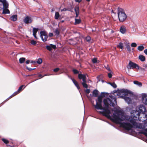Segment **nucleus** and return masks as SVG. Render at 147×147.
Returning a JSON list of instances; mask_svg holds the SVG:
<instances>
[{"mask_svg": "<svg viewBox=\"0 0 147 147\" xmlns=\"http://www.w3.org/2000/svg\"><path fill=\"white\" fill-rule=\"evenodd\" d=\"M78 77L79 79L82 80L83 82L82 83V84L83 87L85 88H88V85L86 83V75L82 74H79L78 76Z\"/></svg>", "mask_w": 147, "mask_h": 147, "instance_id": "nucleus-3", "label": "nucleus"}, {"mask_svg": "<svg viewBox=\"0 0 147 147\" xmlns=\"http://www.w3.org/2000/svg\"><path fill=\"white\" fill-rule=\"evenodd\" d=\"M30 43L32 45H35L36 44V42L34 40H31V41Z\"/></svg>", "mask_w": 147, "mask_h": 147, "instance_id": "nucleus-38", "label": "nucleus"}, {"mask_svg": "<svg viewBox=\"0 0 147 147\" xmlns=\"http://www.w3.org/2000/svg\"><path fill=\"white\" fill-rule=\"evenodd\" d=\"M105 93L102 92L101 95L98 96L97 99L96 100V104L94 105V108L97 109L103 110V111H99V113L102 115L109 119H110L111 117L110 115L111 111L109 109V106L114 107L115 105L114 102L116 104V99L115 98H113L114 102L113 100L109 98H105L103 100V103L105 107H103L102 105V98L105 96Z\"/></svg>", "mask_w": 147, "mask_h": 147, "instance_id": "nucleus-1", "label": "nucleus"}, {"mask_svg": "<svg viewBox=\"0 0 147 147\" xmlns=\"http://www.w3.org/2000/svg\"><path fill=\"white\" fill-rule=\"evenodd\" d=\"M73 83L75 84V86L79 90L80 89V87L78 84V82L74 78H71Z\"/></svg>", "mask_w": 147, "mask_h": 147, "instance_id": "nucleus-17", "label": "nucleus"}, {"mask_svg": "<svg viewBox=\"0 0 147 147\" xmlns=\"http://www.w3.org/2000/svg\"><path fill=\"white\" fill-rule=\"evenodd\" d=\"M42 62V59L41 58H39L38 59L37 61L36 62V63L39 64H41Z\"/></svg>", "mask_w": 147, "mask_h": 147, "instance_id": "nucleus-32", "label": "nucleus"}, {"mask_svg": "<svg viewBox=\"0 0 147 147\" xmlns=\"http://www.w3.org/2000/svg\"><path fill=\"white\" fill-rule=\"evenodd\" d=\"M140 115V113H138V118H139V116Z\"/></svg>", "mask_w": 147, "mask_h": 147, "instance_id": "nucleus-59", "label": "nucleus"}, {"mask_svg": "<svg viewBox=\"0 0 147 147\" xmlns=\"http://www.w3.org/2000/svg\"><path fill=\"white\" fill-rule=\"evenodd\" d=\"M86 39L87 41L90 42V41L91 37L90 36H88L86 37Z\"/></svg>", "mask_w": 147, "mask_h": 147, "instance_id": "nucleus-36", "label": "nucleus"}, {"mask_svg": "<svg viewBox=\"0 0 147 147\" xmlns=\"http://www.w3.org/2000/svg\"><path fill=\"white\" fill-rule=\"evenodd\" d=\"M1 2L3 3V7L8 8L9 4L6 0H2Z\"/></svg>", "mask_w": 147, "mask_h": 147, "instance_id": "nucleus-15", "label": "nucleus"}, {"mask_svg": "<svg viewBox=\"0 0 147 147\" xmlns=\"http://www.w3.org/2000/svg\"><path fill=\"white\" fill-rule=\"evenodd\" d=\"M120 31L122 34H125L126 31V27L124 25L121 26L120 27Z\"/></svg>", "mask_w": 147, "mask_h": 147, "instance_id": "nucleus-14", "label": "nucleus"}, {"mask_svg": "<svg viewBox=\"0 0 147 147\" xmlns=\"http://www.w3.org/2000/svg\"><path fill=\"white\" fill-rule=\"evenodd\" d=\"M99 93L98 91L96 89L94 90L92 92L93 96L94 97H97Z\"/></svg>", "mask_w": 147, "mask_h": 147, "instance_id": "nucleus-20", "label": "nucleus"}, {"mask_svg": "<svg viewBox=\"0 0 147 147\" xmlns=\"http://www.w3.org/2000/svg\"><path fill=\"white\" fill-rule=\"evenodd\" d=\"M18 94H17L16 92H14L12 94L11 96H10L7 99V100H8L11 98L13 97L14 96H16Z\"/></svg>", "mask_w": 147, "mask_h": 147, "instance_id": "nucleus-33", "label": "nucleus"}, {"mask_svg": "<svg viewBox=\"0 0 147 147\" xmlns=\"http://www.w3.org/2000/svg\"><path fill=\"white\" fill-rule=\"evenodd\" d=\"M68 9H67L66 8H63V9H62L61 10V11H67V10H68Z\"/></svg>", "mask_w": 147, "mask_h": 147, "instance_id": "nucleus-50", "label": "nucleus"}, {"mask_svg": "<svg viewBox=\"0 0 147 147\" xmlns=\"http://www.w3.org/2000/svg\"><path fill=\"white\" fill-rule=\"evenodd\" d=\"M121 126L125 130L129 131L133 127L132 125L129 123H121Z\"/></svg>", "mask_w": 147, "mask_h": 147, "instance_id": "nucleus-4", "label": "nucleus"}, {"mask_svg": "<svg viewBox=\"0 0 147 147\" xmlns=\"http://www.w3.org/2000/svg\"><path fill=\"white\" fill-rule=\"evenodd\" d=\"M137 67L139 69V66L136 63L130 61L128 65L127 66V68L129 69H134Z\"/></svg>", "mask_w": 147, "mask_h": 147, "instance_id": "nucleus-6", "label": "nucleus"}, {"mask_svg": "<svg viewBox=\"0 0 147 147\" xmlns=\"http://www.w3.org/2000/svg\"><path fill=\"white\" fill-rule=\"evenodd\" d=\"M76 14V18H77L79 14Z\"/></svg>", "mask_w": 147, "mask_h": 147, "instance_id": "nucleus-60", "label": "nucleus"}, {"mask_svg": "<svg viewBox=\"0 0 147 147\" xmlns=\"http://www.w3.org/2000/svg\"><path fill=\"white\" fill-rule=\"evenodd\" d=\"M136 85H137L140 87H141L142 86V84L141 82L137 81H134L133 82Z\"/></svg>", "mask_w": 147, "mask_h": 147, "instance_id": "nucleus-23", "label": "nucleus"}, {"mask_svg": "<svg viewBox=\"0 0 147 147\" xmlns=\"http://www.w3.org/2000/svg\"><path fill=\"white\" fill-rule=\"evenodd\" d=\"M97 59L96 58H94L92 59V61L93 63H97Z\"/></svg>", "mask_w": 147, "mask_h": 147, "instance_id": "nucleus-40", "label": "nucleus"}, {"mask_svg": "<svg viewBox=\"0 0 147 147\" xmlns=\"http://www.w3.org/2000/svg\"><path fill=\"white\" fill-rule=\"evenodd\" d=\"M85 91L86 93L88 94L90 93V90L89 89H86Z\"/></svg>", "mask_w": 147, "mask_h": 147, "instance_id": "nucleus-45", "label": "nucleus"}, {"mask_svg": "<svg viewBox=\"0 0 147 147\" xmlns=\"http://www.w3.org/2000/svg\"><path fill=\"white\" fill-rule=\"evenodd\" d=\"M124 99L126 102H127L128 104L131 103V100L130 98L127 97H124Z\"/></svg>", "mask_w": 147, "mask_h": 147, "instance_id": "nucleus-22", "label": "nucleus"}, {"mask_svg": "<svg viewBox=\"0 0 147 147\" xmlns=\"http://www.w3.org/2000/svg\"><path fill=\"white\" fill-rule=\"evenodd\" d=\"M61 22L62 23H63V22H64V20H62Z\"/></svg>", "mask_w": 147, "mask_h": 147, "instance_id": "nucleus-64", "label": "nucleus"}, {"mask_svg": "<svg viewBox=\"0 0 147 147\" xmlns=\"http://www.w3.org/2000/svg\"><path fill=\"white\" fill-rule=\"evenodd\" d=\"M75 11L76 14H79V7L78 6H76L75 8Z\"/></svg>", "mask_w": 147, "mask_h": 147, "instance_id": "nucleus-31", "label": "nucleus"}, {"mask_svg": "<svg viewBox=\"0 0 147 147\" xmlns=\"http://www.w3.org/2000/svg\"><path fill=\"white\" fill-rule=\"evenodd\" d=\"M10 13V11L8 9V8L3 7V12L2 13L3 14H9Z\"/></svg>", "mask_w": 147, "mask_h": 147, "instance_id": "nucleus-16", "label": "nucleus"}, {"mask_svg": "<svg viewBox=\"0 0 147 147\" xmlns=\"http://www.w3.org/2000/svg\"><path fill=\"white\" fill-rule=\"evenodd\" d=\"M110 84L114 88H116L117 87L116 85L114 83H110Z\"/></svg>", "mask_w": 147, "mask_h": 147, "instance_id": "nucleus-37", "label": "nucleus"}, {"mask_svg": "<svg viewBox=\"0 0 147 147\" xmlns=\"http://www.w3.org/2000/svg\"><path fill=\"white\" fill-rule=\"evenodd\" d=\"M81 20L80 19H77L76 18L75 19V22L74 23V24L75 25H76L77 24H79L81 23Z\"/></svg>", "mask_w": 147, "mask_h": 147, "instance_id": "nucleus-24", "label": "nucleus"}, {"mask_svg": "<svg viewBox=\"0 0 147 147\" xmlns=\"http://www.w3.org/2000/svg\"><path fill=\"white\" fill-rule=\"evenodd\" d=\"M82 0H75L76 2L80 3L81 1Z\"/></svg>", "mask_w": 147, "mask_h": 147, "instance_id": "nucleus-53", "label": "nucleus"}, {"mask_svg": "<svg viewBox=\"0 0 147 147\" xmlns=\"http://www.w3.org/2000/svg\"><path fill=\"white\" fill-rule=\"evenodd\" d=\"M54 32L55 33V35H57V36H58L59 34V32L57 29L55 30Z\"/></svg>", "mask_w": 147, "mask_h": 147, "instance_id": "nucleus-41", "label": "nucleus"}, {"mask_svg": "<svg viewBox=\"0 0 147 147\" xmlns=\"http://www.w3.org/2000/svg\"><path fill=\"white\" fill-rule=\"evenodd\" d=\"M86 0L87 2H89L90 1V0Z\"/></svg>", "mask_w": 147, "mask_h": 147, "instance_id": "nucleus-62", "label": "nucleus"}, {"mask_svg": "<svg viewBox=\"0 0 147 147\" xmlns=\"http://www.w3.org/2000/svg\"><path fill=\"white\" fill-rule=\"evenodd\" d=\"M112 120L114 122L120 125H121V121L122 120L119 116L115 114H113Z\"/></svg>", "mask_w": 147, "mask_h": 147, "instance_id": "nucleus-5", "label": "nucleus"}, {"mask_svg": "<svg viewBox=\"0 0 147 147\" xmlns=\"http://www.w3.org/2000/svg\"><path fill=\"white\" fill-rule=\"evenodd\" d=\"M137 44L136 43L133 42L131 44V46L133 47H136L137 46Z\"/></svg>", "mask_w": 147, "mask_h": 147, "instance_id": "nucleus-42", "label": "nucleus"}, {"mask_svg": "<svg viewBox=\"0 0 147 147\" xmlns=\"http://www.w3.org/2000/svg\"><path fill=\"white\" fill-rule=\"evenodd\" d=\"M38 77H40L41 78H42L43 76H42V75L41 74H39L38 75Z\"/></svg>", "mask_w": 147, "mask_h": 147, "instance_id": "nucleus-54", "label": "nucleus"}, {"mask_svg": "<svg viewBox=\"0 0 147 147\" xmlns=\"http://www.w3.org/2000/svg\"><path fill=\"white\" fill-rule=\"evenodd\" d=\"M118 15L119 20L121 22H123L127 18V16L124 10L121 8H118Z\"/></svg>", "mask_w": 147, "mask_h": 147, "instance_id": "nucleus-2", "label": "nucleus"}, {"mask_svg": "<svg viewBox=\"0 0 147 147\" xmlns=\"http://www.w3.org/2000/svg\"><path fill=\"white\" fill-rule=\"evenodd\" d=\"M30 63H36V62H35V61H31Z\"/></svg>", "mask_w": 147, "mask_h": 147, "instance_id": "nucleus-57", "label": "nucleus"}, {"mask_svg": "<svg viewBox=\"0 0 147 147\" xmlns=\"http://www.w3.org/2000/svg\"><path fill=\"white\" fill-rule=\"evenodd\" d=\"M142 100L143 104L146 105H147V94H142Z\"/></svg>", "mask_w": 147, "mask_h": 147, "instance_id": "nucleus-9", "label": "nucleus"}, {"mask_svg": "<svg viewBox=\"0 0 147 147\" xmlns=\"http://www.w3.org/2000/svg\"><path fill=\"white\" fill-rule=\"evenodd\" d=\"M53 33H50L49 34V36L50 37H52L53 36Z\"/></svg>", "mask_w": 147, "mask_h": 147, "instance_id": "nucleus-49", "label": "nucleus"}, {"mask_svg": "<svg viewBox=\"0 0 147 147\" xmlns=\"http://www.w3.org/2000/svg\"><path fill=\"white\" fill-rule=\"evenodd\" d=\"M60 69L59 68L57 67L55 69H53V71L55 72H58Z\"/></svg>", "mask_w": 147, "mask_h": 147, "instance_id": "nucleus-43", "label": "nucleus"}, {"mask_svg": "<svg viewBox=\"0 0 147 147\" xmlns=\"http://www.w3.org/2000/svg\"><path fill=\"white\" fill-rule=\"evenodd\" d=\"M101 81L102 82H104V81L103 80H101Z\"/></svg>", "mask_w": 147, "mask_h": 147, "instance_id": "nucleus-63", "label": "nucleus"}, {"mask_svg": "<svg viewBox=\"0 0 147 147\" xmlns=\"http://www.w3.org/2000/svg\"><path fill=\"white\" fill-rule=\"evenodd\" d=\"M40 36L43 42L46 41L48 38L47 33L45 31H41L40 32Z\"/></svg>", "mask_w": 147, "mask_h": 147, "instance_id": "nucleus-7", "label": "nucleus"}, {"mask_svg": "<svg viewBox=\"0 0 147 147\" xmlns=\"http://www.w3.org/2000/svg\"><path fill=\"white\" fill-rule=\"evenodd\" d=\"M18 94H17L16 92H14L12 94L11 96H10L7 99V100H8L11 98L13 97L14 96H16Z\"/></svg>", "mask_w": 147, "mask_h": 147, "instance_id": "nucleus-34", "label": "nucleus"}, {"mask_svg": "<svg viewBox=\"0 0 147 147\" xmlns=\"http://www.w3.org/2000/svg\"><path fill=\"white\" fill-rule=\"evenodd\" d=\"M144 53L147 55V49H145L144 50Z\"/></svg>", "mask_w": 147, "mask_h": 147, "instance_id": "nucleus-51", "label": "nucleus"}, {"mask_svg": "<svg viewBox=\"0 0 147 147\" xmlns=\"http://www.w3.org/2000/svg\"><path fill=\"white\" fill-rule=\"evenodd\" d=\"M140 69L142 71H145V69L144 68H142V67H141L140 68Z\"/></svg>", "mask_w": 147, "mask_h": 147, "instance_id": "nucleus-56", "label": "nucleus"}, {"mask_svg": "<svg viewBox=\"0 0 147 147\" xmlns=\"http://www.w3.org/2000/svg\"><path fill=\"white\" fill-rule=\"evenodd\" d=\"M108 77H109V78H111L112 77V75L110 73H108Z\"/></svg>", "mask_w": 147, "mask_h": 147, "instance_id": "nucleus-47", "label": "nucleus"}, {"mask_svg": "<svg viewBox=\"0 0 147 147\" xmlns=\"http://www.w3.org/2000/svg\"><path fill=\"white\" fill-rule=\"evenodd\" d=\"M26 68L27 69L29 70V71H32L35 69V68H29L27 67H26Z\"/></svg>", "mask_w": 147, "mask_h": 147, "instance_id": "nucleus-46", "label": "nucleus"}, {"mask_svg": "<svg viewBox=\"0 0 147 147\" xmlns=\"http://www.w3.org/2000/svg\"><path fill=\"white\" fill-rule=\"evenodd\" d=\"M1 140L3 142L6 144L7 146H9L11 147L13 146L11 145H8L7 144H8L9 143V140H7L6 139H5V138H3L1 139Z\"/></svg>", "mask_w": 147, "mask_h": 147, "instance_id": "nucleus-18", "label": "nucleus"}, {"mask_svg": "<svg viewBox=\"0 0 147 147\" xmlns=\"http://www.w3.org/2000/svg\"><path fill=\"white\" fill-rule=\"evenodd\" d=\"M25 58H20L19 60V62L20 63H23L25 61Z\"/></svg>", "mask_w": 147, "mask_h": 147, "instance_id": "nucleus-29", "label": "nucleus"}, {"mask_svg": "<svg viewBox=\"0 0 147 147\" xmlns=\"http://www.w3.org/2000/svg\"><path fill=\"white\" fill-rule=\"evenodd\" d=\"M47 75H47V74H45L43 76L44 77V76H47Z\"/></svg>", "mask_w": 147, "mask_h": 147, "instance_id": "nucleus-61", "label": "nucleus"}, {"mask_svg": "<svg viewBox=\"0 0 147 147\" xmlns=\"http://www.w3.org/2000/svg\"><path fill=\"white\" fill-rule=\"evenodd\" d=\"M33 21L32 18L30 16H26L23 20V22L26 24L31 23Z\"/></svg>", "mask_w": 147, "mask_h": 147, "instance_id": "nucleus-8", "label": "nucleus"}, {"mask_svg": "<svg viewBox=\"0 0 147 147\" xmlns=\"http://www.w3.org/2000/svg\"><path fill=\"white\" fill-rule=\"evenodd\" d=\"M106 69L108 70L109 71H110L111 70L110 69L109 67H108L106 68Z\"/></svg>", "mask_w": 147, "mask_h": 147, "instance_id": "nucleus-58", "label": "nucleus"}, {"mask_svg": "<svg viewBox=\"0 0 147 147\" xmlns=\"http://www.w3.org/2000/svg\"><path fill=\"white\" fill-rule=\"evenodd\" d=\"M10 19L13 21H15L17 20V15H14L10 17Z\"/></svg>", "mask_w": 147, "mask_h": 147, "instance_id": "nucleus-19", "label": "nucleus"}, {"mask_svg": "<svg viewBox=\"0 0 147 147\" xmlns=\"http://www.w3.org/2000/svg\"><path fill=\"white\" fill-rule=\"evenodd\" d=\"M130 122L132 123L134 126H136L137 128L140 129L142 128V127H140V126L138 125L137 123L134 120L132 119H131L130 120Z\"/></svg>", "mask_w": 147, "mask_h": 147, "instance_id": "nucleus-12", "label": "nucleus"}, {"mask_svg": "<svg viewBox=\"0 0 147 147\" xmlns=\"http://www.w3.org/2000/svg\"><path fill=\"white\" fill-rule=\"evenodd\" d=\"M50 46L51 47V49L53 48V49H55L56 48V46L55 45L51 44Z\"/></svg>", "mask_w": 147, "mask_h": 147, "instance_id": "nucleus-44", "label": "nucleus"}, {"mask_svg": "<svg viewBox=\"0 0 147 147\" xmlns=\"http://www.w3.org/2000/svg\"><path fill=\"white\" fill-rule=\"evenodd\" d=\"M117 48H119L121 49H123V44L122 42H120L119 43V45L117 46Z\"/></svg>", "mask_w": 147, "mask_h": 147, "instance_id": "nucleus-26", "label": "nucleus"}, {"mask_svg": "<svg viewBox=\"0 0 147 147\" xmlns=\"http://www.w3.org/2000/svg\"><path fill=\"white\" fill-rule=\"evenodd\" d=\"M38 30V28H33V36H34L35 38L36 39H38V38L36 36V34Z\"/></svg>", "mask_w": 147, "mask_h": 147, "instance_id": "nucleus-13", "label": "nucleus"}, {"mask_svg": "<svg viewBox=\"0 0 147 147\" xmlns=\"http://www.w3.org/2000/svg\"><path fill=\"white\" fill-rule=\"evenodd\" d=\"M30 62V60H27V61H26V64H28V63H29Z\"/></svg>", "mask_w": 147, "mask_h": 147, "instance_id": "nucleus-55", "label": "nucleus"}, {"mask_svg": "<svg viewBox=\"0 0 147 147\" xmlns=\"http://www.w3.org/2000/svg\"><path fill=\"white\" fill-rule=\"evenodd\" d=\"M47 49L49 51H51L52 50V49L51 48V47L50 45H47L46 46Z\"/></svg>", "mask_w": 147, "mask_h": 147, "instance_id": "nucleus-39", "label": "nucleus"}, {"mask_svg": "<svg viewBox=\"0 0 147 147\" xmlns=\"http://www.w3.org/2000/svg\"><path fill=\"white\" fill-rule=\"evenodd\" d=\"M24 86V85H22L21 86L19 87L18 90L16 92L17 94H18L22 90V88Z\"/></svg>", "mask_w": 147, "mask_h": 147, "instance_id": "nucleus-25", "label": "nucleus"}, {"mask_svg": "<svg viewBox=\"0 0 147 147\" xmlns=\"http://www.w3.org/2000/svg\"><path fill=\"white\" fill-rule=\"evenodd\" d=\"M72 71L74 74H77L79 73V71L76 69H73L72 70Z\"/></svg>", "mask_w": 147, "mask_h": 147, "instance_id": "nucleus-35", "label": "nucleus"}, {"mask_svg": "<svg viewBox=\"0 0 147 147\" xmlns=\"http://www.w3.org/2000/svg\"><path fill=\"white\" fill-rule=\"evenodd\" d=\"M138 58L142 62H144L146 60V58L145 57L142 55H140L139 56Z\"/></svg>", "mask_w": 147, "mask_h": 147, "instance_id": "nucleus-21", "label": "nucleus"}, {"mask_svg": "<svg viewBox=\"0 0 147 147\" xmlns=\"http://www.w3.org/2000/svg\"><path fill=\"white\" fill-rule=\"evenodd\" d=\"M141 133L143 134L147 137V133L146 132H141Z\"/></svg>", "mask_w": 147, "mask_h": 147, "instance_id": "nucleus-48", "label": "nucleus"}, {"mask_svg": "<svg viewBox=\"0 0 147 147\" xmlns=\"http://www.w3.org/2000/svg\"><path fill=\"white\" fill-rule=\"evenodd\" d=\"M60 17V15L59 13L58 12H56L55 13V19L57 20Z\"/></svg>", "mask_w": 147, "mask_h": 147, "instance_id": "nucleus-27", "label": "nucleus"}, {"mask_svg": "<svg viewBox=\"0 0 147 147\" xmlns=\"http://www.w3.org/2000/svg\"><path fill=\"white\" fill-rule=\"evenodd\" d=\"M144 48L143 46L140 45L138 47V49L140 51H142L144 49Z\"/></svg>", "mask_w": 147, "mask_h": 147, "instance_id": "nucleus-30", "label": "nucleus"}, {"mask_svg": "<svg viewBox=\"0 0 147 147\" xmlns=\"http://www.w3.org/2000/svg\"><path fill=\"white\" fill-rule=\"evenodd\" d=\"M120 92L121 93H124L125 95H128V94H133L132 92L130 90L127 89H122L120 90Z\"/></svg>", "mask_w": 147, "mask_h": 147, "instance_id": "nucleus-10", "label": "nucleus"}, {"mask_svg": "<svg viewBox=\"0 0 147 147\" xmlns=\"http://www.w3.org/2000/svg\"><path fill=\"white\" fill-rule=\"evenodd\" d=\"M125 45L127 51L129 52H131V50L130 45L128 44H126Z\"/></svg>", "mask_w": 147, "mask_h": 147, "instance_id": "nucleus-28", "label": "nucleus"}, {"mask_svg": "<svg viewBox=\"0 0 147 147\" xmlns=\"http://www.w3.org/2000/svg\"><path fill=\"white\" fill-rule=\"evenodd\" d=\"M143 67H145L147 68V64H144L143 65Z\"/></svg>", "mask_w": 147, "mask_h": 147, "instance_id": "nucleus-52", "label": "nucleus"}, {"mask_svg": "<svg viewBox=\"0 0 147 147\" xmlns=\"http://www.w3.org/2000/svg\"><path fill=\"white\" fill-rule=\"evenodd\" d=\"M139 108L140 111L142 112V113H144L145 112H146V107L143 105H140L139 106Z\"/></svg>", "mask_w": 147, "mask_h": 147, "instance_id": "nucleus-11", "label": "nucleus"}]
</instances>
